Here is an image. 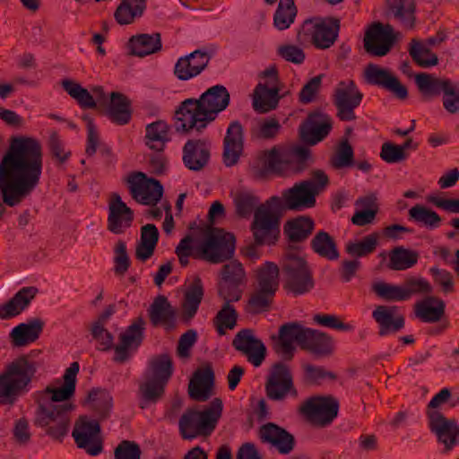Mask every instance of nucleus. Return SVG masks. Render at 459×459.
<instances>
[{
    "label": "nucleus",
    "mask_w": 459,
    "mask_h": 459,
    "mask_svg": "<svg viewBox=\"0 0 459 459\" xmlns=\"http://www.w3.org/2000/svg\"><path fill=\"white\" fill-rule=\"evenodd\" d=\"M148 312L151 323L154 326L162 325L168 328L174 327L176 310L165 296L160 295L155 298Z\"/></svg>",
    "instance_id": "nucleus-31"
},
{
    "label": "nucleus",
    "mask_w": 459,
    "mask_h": 459,
    "mask_svg": "<svg viewBox=\"0 0 459 459\" xmlns=\"http://www.w3.org/2000/svg\"><path fill=\"white\" fill-rule=\"evenodd\" d=\"M380 157L385 162L394 164L406 160L408 153L403 152L398 144L386 142L382 144Z\"/></svg>",
    "instance_id": "nucleus-61"
},
{
    "label": "nucleus",
    "mask_w": 459,
    "mask_h": 459,
    "mask_svg": "<svg viewBox=\"0 0 459 459\" xmlns=\"http://www.w3.org/2000/svg\"><path fill=\"white\" fill-rule=\"evenodd\" d=\"M230 99L226 87L217 84L209 88L199 99L185 100L176 110L177 130L201 132L227 108Z\"/></svg>",
    "instance_id": "nucleus-4"
},
{
    "label": "nucleus",
    "mask_w": 459,
    "mask_h": 459,
    "mask_svg": "<svg viewBox=\"0 0 459 459\" xmlns=\"http://www.w3.org/2000/svg\"><path fill=\"white\" fill-rule=\"evenodd\" d=\"M72 437L79 448L96 456L103 450L100 425L97 420L81 416L75 421Z\"/></svg>",
    "instance_id": "nucleus-14"
},
{
    "label": "nucleus",
    "mask_w": 459,
    "mask_h": 459,
    "mask_svg": "<svg viewBox=\"0 0 459 459\" xmlns=\"http://www.w3.org/2000/svg\"><path fill=\"white\" fill-rule=\"evenodd\" d=\"M201 257L212 264H221L234 255L235 237L222 229H213L200 247Z\"/></svg>",
    "instance_id": "nucleus-12"
},
{
    "label": "nucleus",
    "mask_w": 459,
    "mask_h": 459,
    "mask_svg": "<svg viewBox=\"0 0 459 459\" xmlns=\"http://www.w3.org/2000/svg\"><path fill=\"white\" fill-rule=\"evenodd\" d=\"M284 276V289L294 296L309 292L315 286L313 273L298 249L286 250L281 260Z\"/></svg>",
    "instance_id": "nucleus-8"
},
{
    "label": "nucleus",
    "mask_w": 459,
    "mask_h": 459,
    "mask_svg": "<svg viewBox=\"0 0 459 459\" xmlns=\"http://www.w3.org/2000/svg\"><path fill=\"white\" fill-rule=\"evenodd\" d=\"M172 373V360L169 355L161 354L150 359L143 379L139 385V406L142 409L162 398Z\"/></svg>",
    "instance_id": "nucleus-7"
},
{
    "label": "nucleus",
    "mask_w": 459,
    "mask_h": 459,
    "mask_svg": "<svg viewBox=\"0 0 459 459\" xmlns=\"http://www.w3.org/2000/svg\"><path fill=\"white\" fill-rule=\"evenodd\" d=\"M79 363L70 364L63 376L64 384L57 387L48 385L35 393L34 425L45 430L51 438L62 441L70 426V414L74 406L69 400L74 396Z\"/></svg>",
    "instance_id": "nucleus-3"
},
{
    "label": "nucleus",
    "mask_w": 459,
    "mask_h": 459,
    "mask_svg": "<svg viewBox=\"0 0 459 459\" xmlns=\"http://www.w3.org/2000/svg\"><path fill=\"white\" fill-rule=\"evenodd\" d=\"M308 329L297 322L282 325L279 329V340L275 348L277 353L290 359L295 351V343L303 349Z\"/></svg>",
    "instance_id": "nucleus-23"
},
{
    "label": "nucleus",
    "mask_w": 459,
    "mask_h": 459,
    "mask_svg": "<svg viewBox=\"0 0 459 459\" xmlns=\"http://www.w3.org/2000/svg\"><path fill=\"white\" fill-rule=\"evenodd\" d=\"M134 212L117 193L110 195L108 202V230L114 234H122L131 227Z\"/></svg>",
    "instance_id": "nucleus-24"
},
{
    "label": "nucleus",
    "mask_w": 459,
    "mask_h": 459,
    "mask_svg": "<svg viewBox=\"0 0 459 459\" xmlns=\"http://www.w3.org/2000/svg\"><path fill=\"white\" fill-rule=\"evenodd\" d=\"M43 169L42 148L30 137L14 138L0 163V191L3 202L13 207L39 186Z\"/></svg>",
    "instance_id": "nucleus-2"
},
{
    "label": "nucleus",
    "mask_w": 459,
    "mask_h": 459,
    "mask_svg": "<svg viewBox=\"0 0 459 459\" xmlns=\"http://www.w3.org/2000/svg\"><path fill=\"white\" fill-rule=\"evenodd\" d=\"M354 163V152L348 139H343L338 144L331 158V164L335 169L351 167Z\"/></svg>",
    "instance_id": "nucleus-58"
},
{
    "label": "nucleus",
    "mask_w": 459,
    "mask_h": 459,
    "mask_svg": "<svg viewBox=\"0 0 459 459\" xmlns=\"http://www.w3.org/2000/svg\"><path fill=\"white\" fill-rule=\"evenodd\" d=\"M303 350L317 357H326L333 352L334 342L327 333L309 328Z\"/></svg>",
    "instance_id": "nucleus-36"
},
{
    "label": "nucleus",
    "mask_w": 459,
    "mask_h": 459,
    "mask_svg": "<svg viewBox=\"0 0 459 459\" xmlns=\"http://www.w3.org/2000/svg\"><path fill=\"white\" fill-rule=\"evenodd\" d=\"M169 140V126L164 120H157L146 126L145 143L150 149L161 152Z\"/></svg>",
    "instance_id": "nucleus-41"
},
{
    "label": "nucleus",
    "mask_w": 459,
    "mask_h": 459,
    "mask_svg": "<svg viewBox=\"0 0 459 459\" xmlns=\"http://www.w3.org/2000/svg\"><path fill=\"white\" fill-rule=\"evenodd\" d=\"M408 215L410 220L429 230L437 229L442 221L441 217L435 211L421 204L412 206Z\"/></svg>",
    "instance_id": "nucleus-52"
},
{
    "label": "nucleus",
    "mask_w": 459,
    "mask_h": 459,
    "mask_svg": "<svg viewBox=\"0 0 459 459\" xmlns=\"http://www.w3.org/2000/svg\"><path fill=\"white\" fill-rule=\"evenodd\" d=\"M210 61L206 52L195 50L188 56L180 57L175 65L174 74L181 81L189 80L205 69Z\"/></svg>",
    "instance_id": "nucleus-27"
},
{
    "label": "nucleus",
    "mask_w": 459,
    "mask_h": 459,
    "mask_svg": "<svg viewBox=\"0 0 459 459\" xmlns=\"http://www.w3.org/2000/svg\"><path fill=\"white\" fill-rule=\"evenodd\" d=\"M340 30V21L333 18H314L306 20L298 33L300 43H310L316 49L325 50L336 42Z\"/></svg>",
    "instance_id": "nucleus-11"
},
{
    "label": "nucleus",
    "mask_w": 459,
    "mask_h": 459,
    "mask_svg": "<svg viewBox=\"0 0 459 459\" xmlns=\"http://www.w3.org/2000/svg\"><path fill=\"white\" fill-rule=\"evenodd\" d=\"M232 346L246 356L247 361L254 367H259L266 356V347L249 328L240 330L232 341Z\"/></svg>",
    "instance_id": "nucleus-21"
},
{
    "label": "nucleus",
    "mask_w": 459,
    "mask_h": 459,
    "mask_svg": "<svg viewBox=\"0 0 459 459\" xmlns=\"http://www.w3.org/2000/svg\"><path fill=\"white\" fill-rule=\"evenodd\" d=\"M408 52L412 60L420 67L429 68L438 64L437 56L422 41L412 39Z\"/></svg>",
    "instance_id": "nucleus-47"
},
{
    "label": "nucleus",
    "mask_w": 459,
    "mask_h": 459,
    "mask_svg": "<svg viewBox=\"0 0 459 459\" xmlns=\"http://www.w3.org/2000/svg\"><path fill=\"white\" fill-rule=\"evenodd\" d=\"M323 75L319 74L311 78L301 89L299 92V101L303 104H308L316 99L318 93Z\"/></svg>",
    "instance_id": "nucleus-63"
},
{
    "label": "nucleus",
    "mask_w": 459,
    "mask_h": 459,
    "mask_svg": "<svg viewBox=\"0 0 459 459\" xmlns=\"http://www.w3.org/2000/svg\"><path fill=\"white\" fill-rule=\"evenodd\" d=\"M39 368L32 353L22 355L0 371V406H13L27 394Z\"/></svg>",
    "instance_id": "nucleus-5"
},
{
    "label": "nucleus",
    "mask_w": 459,
    "mask_h": 459,
    "mask_svg": "<svg viewBox=\"0 0 459 459\" xmlns=\"http://www.w3.org/2000/svg\"><path fill=\"white\" fill-rule=\"evenodd\" d=\"M364 77L368 84L378 86L391 92L399 100H405L408 97L406 86L387 68L376 64H368L364 69Z\"/></svg>",
    "instance_id": "nucleus-20"
},
{
    "label": "nucleus",
    "mask_w": 459,
    "mask_h": 459,
    "mask_svg": "<svg viewBox=\"0 0 459 459\" xmlns=\"http://www.w3.org/2000/svg\"><path fill=\"white\" fill-rule=\"evenodd\" d=\"M108 116L111 121L118 125H126L131 118L130 101L119 92H112Z\"/></svg>",
    "instance_id": "nucleus-43"
},
{
    "label": "nucleus",
    "mask_w": 459,
    "mask_h": 459,
    "mask_svg": "<svg viewBox=\"0 0 459 459\" xmlns=\"http://www.w3.org/2000/svg\"><path fill=\"white\" fill-rule=\"evenodd\" d=\"M429 273L433 277L434 282L441 287L443 292L451 293L454 291V279L450 272L432 267L429 269Z\"/></svg>",
    "instance_id": "nucleus-64"
},
{
    "label": "nucleus",
    "mask_w": 459,
    "mask_h": 459,
    "mask_svg": "<svg viewBox=\"0 0 459 459\" xmlns=\"http://www.w3.org/2000/svg\"><path fill=\"white\" fill-rule=\"evenodd\" d=\"M296 14L293 0H280L273 16L274 26L280 30L288 29L294 22Z\"/></svg>",
    "instance_id": "nucleus-56"
},
{
    "label": "nucleus",
    "mask_w": 459,
    "mask_h": 459,
    "mask_svg": "<svg viewBox=\"0 0 459 459\" xmlns=\"http://www.w3.org/2000/svg\"><path fill=\"white\" fill-rule=\"evenodd\" d=\"M63 89L78 103L82 108H93L96 106V100L91 93L84 89L78 82L65 79L61 82Z\"/></svg>",
    "instance_id": "nucleus-53"
},
{
    "label": "nucleus",
    "mask_w": 459,
    "mask_h": 459,
    "mask_svg": "<svg viewBox=\"0 0 459 459\" xmlns=\"http://www.w3.org/2000/svg\"><path fill=\"white\" fill-rule=\"evenodd\" d=\"M233 202L237 213L241 217L250 216L255 212L259 204V198L252 192L247 190H239L234 194Z\"/></svg>",
    "instance_id": "nucleus-55"
},
{
    "label": "nucleus",
    "mask_w": 459,
    "mask_h": 459,
    "mask_svg": "<svg viewBox=\"0 0 459 459\" xmlns=\"http://www.w3.org/2000/svg\"><path fill=\"white\" fill-rule=\"evenodd\" d=\"M449 78L438 77L434 74L419 73L414 75V82L424 100L439 96Z\"/></svg>",
    "instance_id": "nucleus-37"
},
{
    "label": "nucleus",
    "mask_w": 459,
    "mask_h": 459,
    "mask_svg": "<svg viewBox=\"0 0 459 459\" xmlns=\"http://www.w3.org/2000/svg\"><path fill=\"white\" fill-rule=\"evenodd\" d=\"M87 403L100 419H104L113 407V399L107 390L96 388L89 392Z\"/></svg>",
    "instance_id": "nucleus-50"
},
{
    "label": "nucleus",
    "mask_w": 459,
    "mask_h": 459,
    "mask_svg": "<svg viewBox=\"0 0 459 459\" xmlns=\"http://www.w3.org/2000/svg\"><path fill=\"white\" fill-rule=\"evenodd\" d=\"M281 88L279 85L258 83L253 93V108L259 113H267L277 108L280 99Z\"/></svg>",
    "instance_id": "nucleus-30"
},
{
    "label": "nucleus",
    "mask_w": 459,
    "mask_h": 459,
    "mask_svg": "<svg viewBox=\"0 0 459 459\" xmlns=\"http://www.w3.org/2000/svg\"><path fill=\"white\" fill-rule=\"evenodd\" d=\"M238 313L235 307L229 303H224L213 318V325L219 335L226 334L228 330H232L237 325Z\"/></svg>",
    "instance_id": "nucleus-54"
},
{
    "label": "nucleus",
    "mask_w": 459,
    "mask_h": 459,
    "mask_svg": "<svg viewBox=\"0 0 459 459\" xmlns=\"http://www.w3.org/2000/svg\"><path fill=\"white\" fill-rule=\"evenodd\" d=\"M128 48L132 55L143 57L161 48L160 36L159 33L133 36L129 39Z\"/></svg>",
    "instance_id": "nucleus-40"
},
{
    "label": "nucleus",
    "mask_w": 459,
    "mask_h": 459,
    "mask_svg": "<svg viewBox=\"0 0 459 459\" xmlns=\"http://www.w3.org/2000/svg\"><path fill=\"white\" fill-rule=\"evenodd\" d=\"M372 290L378 297L387 301H403L408 299V293L405 292L403 286L379 281L372 285Z\"/></svg>",
    "instance_id": "nucleus-57"
},
{
    "label": "nucleus",
    "mask_w": 459,
    "mask_h": 459,
    "mask_svg": "<svg viewBox=\"0 0 459 459\" xmlns=\"http://www.w3.org/2000/svg\"><path fill=\"white\" fill-rule=\"evenodd\" d=\"M144 321L137 318L125 332L119 335L118 343L114 346L113 335L105 328V325L91 326V335L97 342L100 351H107L114 348L113 359L118 363L126 362L140 346L143 338Z\"/></svg>",
    "instance_id": "nucleus-6"
},
{
    "label": "nucleus",
    "mask_w": 459,
    "mask_h": 459,
    "mask_svg": "<svg viewBox=\"0 0 459 459\" xmlns=\"http://www.w3.org/2000/svg\"><path fill=\"white\" fill-rule=\"evenodd\" d=\"M363 93L352 80L338 82L333 95V101L337 109V117L342 121L356 119L355 109L360 105Z\"/></svg>",
    "instance_id": "nucleus-15"
},
{
    "label": "nucleus",
    "mask_w": 459,
    "mask_h": 459,
    "mask_svg": "<svg viewBox=\"0 0 459 459\" xmlns=\"http://www.w3.org/2000/svg\"><path fill=\"white\" fill-rule=\"evenodd\" d=\"M265 391L267 397L273 401H283L288 395L298 397L288 366L278 363L272 368L265 383Z\"/></svg>",
    "instance_id": "nucleus-17"
},
{
    "label": "nucleus",
    "mask_w": 459,
    "mask_h": 459,
    "mask_svg": "<svg viewBox=\"0 0 459 459\" xmlns=\"http://www.w3.org/2000/svg\"><path fill=\"white\" fill-rule=\"evenodd\" d=\"M221 281L230 282L232 284H241L246 278V273L243 265L237 260H232L223 265L221 269Z\"/></svg>",
    "instance_id": "nucleus-60"
},
{
    "label": "nucleus",
    "mask_w": 459,
    "mask_h": 459,
    "mask_svg": "<svg viewBox=\"0 0 459 459\" xmlns=\"http://www.w3.org/2000/svg\"><path fill=\"white\" fill-rule=\"evenodd\" d=\"M44 323L39 318H33L27 323L15 326L10 333L12 343L15 347H23L34 342L43 330Z\"/></svg>",
    "instance_id": "nucleus-32"
},
{
    "label": "nucleus",
    "mask_w": 459,
    "mask_h": 459,
    "mask_svg": "<svg viewBox=\"0 0 459 459\" xmlns=\"http://www.w3.org/2000/svg\"><path fill=\"white\" fill-rule=\"evenodd\" d=\"M127 184L132 197L142 204L155 205L162 197L163 186L160 182L148 178L143 172L129 175Z\"/></svg>",
    "instance_id": "nucleus-16"
},
{
    "label": "nucleus",
    "mask_w": 459,
    "mask_h": 459,
    "mask_svg": "<svg viewBox=\"0 0 459 459\" xmlns=\"http://www.w3.org/2000/svg\"><path fill=\"white\" fill-rule=\"evenodd\" d=\"M142 451L134 441L123 440L114 450L115 459H140Z\"/></svg>",
    "instance_id": "nucleus-62"
},
{
    "label": "nucleus",
    "mask_w": 459,
    "mask_h": 459,
    "mask_svg": "<svg viewBox=\"0 0 459 459\" xmlns=\"http://www.w3.org/2000/svg\"><path fill=\"white\" fill-rule=\"evenodd\" d=\"M310 158V150L306 146H295L280 156L275 148L263 153L264 164L272 172H281L284 168L293 172L305 169Z\"/></svg>",
    "instance_id": "nucleus-13"
},
{
    "label": "nucleus",
    "mask_w": 459,
    "mask_h": 459,
    "mask_svg": "<svg viewBox=\"0 0 459 459\" xmlns=\"http://www.w3.org/2000/svg\"><path fill=\"white\" fill-rule=\"evenodd\" d=\"M400 36L399 32H394L392 25L376 22L366 31L364 48L372 56H384L390 51L396 38Z\"/></svg>",
    "instance_id": "nucleus-19"
},
{
    "label": "nucleus",
    "mask_w": 459,
    "mask_h": 459,
    "mask_svg": "<svg viewBox=\"0 0 459 459\" xmlns=\"http://www.w3.org/2000/svg\"><path fill=\"white\" fill-rule=\"evenodd\" d=\"M389 12L405 30H412L415 26L414 0H387Z\"/></svg>",
    "instance_id": "nucleus-39"
},
{
    "label": "nucleus",
    "mask_w": 459,
    "mask_h": 459,
    "mask_svg": "<svg viewBox=\"0 0 459 459\" xmlns=\"http://www.w3.org/2000/svg\"><path fill=\"white\" fill-rule=\"evenodd\" d=\"M442 104L450 114L459 112V82L449 79L443 90Z\"/></svg>",
    "instance_id": "nucleus-59"
},
{
    "label": "nucleus",
    "mask_w": 459,
    "mask_h": 459,
    "mask_svg": "<svg viewBox=\"0 0 459 459\" xmlns=\"http://www.w3.org/2000/svg\"><path fill=\"white\" fill-rule=\"evenodd\" d=\"M210 158L209 145L203 140H189L183 148V162L194 171L201 170Z\"/></svg>",
    "instance_id": "nucleus-28"
},
{
    "label": "nucleus",
    "mask_w": 459,
    "mask_h": 459,
    "mask_svg": "<svg viewBox=\"0 0 459 459\" xmlns=\"http://www.w3.org/2000/svg\"><path fill=\"white\" fill-rule=\"evenodd\" d=\"M314 229V221L311 218L299 216L289 221L284 227V233L290 240L299 242L306 239Z\"/></svg>",
    "instance_id": "nucleus-49"
},
{
    "label": "nucleus",
    "mask_w": 459,
    "mask_h": 459,
    "mask_svg": "<svg viewBox=\"0 0 459 459\" xmlns=\"http://www.w3.org/2000/svg\"><path fill=\"white\" fill-rule=\"evenodd\" d=\"M38 292L35 287L21 289L8 302L0 307V318L9 319L23 311Z\"/></svg>",
    "instance_id": "nucleus-34"
},
{
    "label": "nucleus",
    "mask_w": 459,
    "mask_h": 459,
    "mask_svg": "<svg viewBox=\"0 0 459 459\" xmlns=\"http://www.w3.org/2000/svg\"><path fill=\"white\" fill-rule=\"evenodd\" d=\"M373 318L379 325V334H388L390 332H397L404 326V318L396 315L395 307L378 306L372 313Z\"/></svg>",
    "instance_id": "nucleus-33"
},
{
    "label": "nucleus",
    "mask_w": 459,
    "mask_h": 459,
    "mask_svg": "<svg viewBox=\"0 0 459 459\" xmlns=\"http://www.w3.org/2000/svg\"><path fill=\"white\" fill-rule=\"evenodd\" d=\"M279 287V268L272 262L265 263L257 272V283L251 294L247 311L258 314L266 311Z\"/></svg>",
    "instance_id": "nucleus-10"
},
{
    "label": "nucleus",
    "mask_w": 459,
    "mask_h": 459,
    "mask_svg": "<svg viewBox=\"0 0 459 459\" xmlns=\"http://www.w3.org/2000/svg\"><path fill=\"white\" fill-rule=\"evenodd\" d=\"M379 234L373 232L359 240L348 241L345 244V251L355 259L365 257L374 253L378 246Z\"/></svg>",
    "instance_id": "nucleus-46"
},
{
    "label": "nucleus",
    "mask_w": 459,
    "mask_h": 459,
    "mask_svg": "<svg viewBox=\"0 0 459 459\" xmlns=\"http://www.w3.org/2000/svg\"><path fill=\"white\" fill-rule=\"evenodd\" d=\"M244 129L239 121L230 123L223 139L222 160L226 167L236 165L243 152Z\"/></svg>",
    "instance_id": "nucleus-25"
},
{
    "label": "nucleus",
    "mask_w": 459,
    "mask_h": 459,
    "mask_svg": "<svg viewBox=\"0 0 459 459\" xmlns=\"http://www.w3.org/2000/svg\"><path fill=\"white\" fill-rule=\"evenodd\" d=\"M281 127L279 120L275 117L261 118L252 123L250 135L255 140H271L279 134Z\"/></svg>",
    "instance_id": "nucleus-51"
},
{
    "label": "nucleus",
    "mask_w": 459,
    "mask_h": 459,
    "mask_svg": "<svg viewBox=\"0 0 459 459\" xmlns=\"http://www.w3.org/2000/svg\"><path fill=\"white\" fill-rule=\"evenodd\" d=\"M222 401L212 400L203 411L187 410L179 419L178 428L184 439H194L198 436L209 435L215 429L222 411Z\"/></svg>",
    "instance_id": "nucleus-9"
},
{
    "label": "nucleus",
    "mask_w": 459,
    "mask_h": 459,
    "mask_svg": "<svg viewBox=\"0 0 459 459\" xmlns=\"http://www.w3.org/2000/svg\"><path fill=\"white\" fill-rule=\"evenodd\" d=\"M204 297V288L200 278L196 277L189 285L185 293L183 303V316L186 320L192 319L196 314Z\"/></svg>",
    "instance_id": "nucleus-44"
},
{
    "label": "nucleus",
    "mask_w": 459,
    "mask_h": 459,
    "mask_svg": "<svg viewBox=\"0 0 459 459\" xmlns=\"http://www.w3.org/2000/svg\"><path fill=\"white\" fill-rule=\"evenodd\" d=\"M259 434L264 442L270 444L281 455H289L295 447L294 436L274 423L269 422L263 425Z\"/></svg>",
    "instance_id": "nucleus-26"
},
{
    "label": "nucleus",
    "mask_w": 459,
    "mask_h": 459,
    "mask_svg": "<svg viewBox=\"0 0 459 459\" xmlns=\"http://www.w3.org/2000/svg\"><path fill=\"white\" fill-rule=\"evenodd\" d=\"M445 307L441 299L429 296L415 304V315L424 323H437L443 317Z\"/></svg>",
    "instance_id": "nucleus-35"
},
{
    "label": "nucleus",
    "mask_w": 459,
    "mask_h": 459,
    "mask_svg": "<svg viewBox=\"0 0 459 459\" xmlns=\"http://www.w3.org/2000/svg\"><path fill=\"white\" fill-rule=\"evenodd\" d=\"M427 416L430 431L444 445L446 451L459 444V429L455 420L446 418L439 411H429Z\"/></svg>",
    "instance_id": "nucleus-22"
},
{
    "label": "nucleus",
    "mask_w": 459,
    "mask_h": 459,
    "mask_svg": "<svg viewBox=\"0 0 459 459\" xmlns=\"http://www.w3.org/2000/svg\"><path fill=\"white\" fill-rule=\"evenodd\" d=\"M339 403L336 399L328 397H312L299 407V411L314 424L326 426L338 414Z\"/></svg>",
    "instance_id": "nucleus-18"
},
{
    "label": "nucleus",
    "mask_w": 459,
    "mask_h": 459,
    "mask_svg": "<svg viewBox=\"0 0 459 459\" xmlns=\"http://www.w3.org/2000/svg\"><path fill=\"white\" fill-rule=\"evenodd\" d=\"M419 259V254L403 247H394L389 253L388 268L394 271H403L414 266Z\"/></svg>",
    "instance_id": "nucleus-45"
},
{
    "label": "nucleus",
    "mask_w": 459,
    "mask_h": 459,
    "mask_svg": "<svg viewBox=\"0 0 459 459\" xmlns=\"http://www.w3.org/2000/svg\"><path fill=\"white\" fill-rule=\"evenodd\" d=\"M214 374L212 367L198 368L190 380L188 393L192 399L204 402L212 395Z\"/></svg>",
    "instance_id": "nucleus-29"
},
{
    "label": "nucleus",
    "mask_w": 459,
    "mask_h": 459,
    "mask_svg": "<svg viewBox=\"0 0 459 459\" xmlns=\"http://www.w3.org/2000/svg\"><path fill=\"white\" fill-rule=\"evenodd\" d=\"M146 9V0H123L115 11L114 16L120 25L133 23L142 17Z\"/></svg>",
    "instance_id": "nucleus-42"
},
{
    "label": "nucleus",
    "mask_w": 459,
    "mask_h": 459,
    "mask_svg": "<svg viewBox=\"0 0 459 459\" xmlns=\"http://www.w3.org/2000/svg\"><path fill=\"white\" fill-rule=\"evenodd\" d=\"M332 126L326 120L318 121L317 117L310 116L300 126V137L303 142L314 145L325 139Z\"/></svg>",
    "instance_id": "nucleus-38"
},
{
    "label": "nucleus",
    "mask_w": 459,
    "mask_h": 459,
    "mask_svg": "<svg viewBox=\"0 0 459 459\" xmlns=\"http://www.w3.org/2000/svg\"><path fill=\"white\" fill-rule=\"evenodd\" d=\"M329 184L325 171H312L311 177L299 181L292 187L284 189L281 196L273 195L257 207L251 223L255 242L258 245H273L280 235L281 218L284 211L301 212L316 205V197Z\"/></svg>",
    "instance_id": "nucleus-1"
},
{
    "label": "nucleus",
    "mask_w": 459,
    "mask_h": 459,
    "mask_svg": "<svg viewBox=\"0 0 459 459\" xmlns=\"http://www.w3.org/2000/svg\"><path fill=\"white\" fill-rule=\"evenodd\" d=\"M311 247L315 253L330 261L337 260L340 256L335 241L324 230L316 234L311 240Z\"/></svg>",
    "instance_id": "nucleus-48"
}]
</instances>
